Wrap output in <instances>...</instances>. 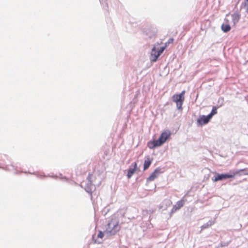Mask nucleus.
I'll return each mask as SVG.
<instances>
[{
    "mask_svg": "<svg viewBox=\"0 0 248 248\" xmlns=\"http://www.w3.org/2000/svg\"><path fill=\"white\" fill-rule=\"evenodd\" d=\"M119 220L113 217L108 221L105 232L110 235H114L121 229Z\"/></svg>",
    "mask_w": 248,
    "mask_h": 248,
    "instance_id": "nucleus-1",
    "label": "nucleus"
},
{
    "mask_svg": "<svg viewBox=\"0 0 248 248\" xmlns=\"http://www.w3.org/2000/svg\"><path fill=\"white\" fill-rule=\"evenodd\" d=\"M95 179V177L93 176V175L91 173H89L88 177L87 178V183L86 184L84 187L85 191L90 194L91 198H92L93 197L92 193L93 191H94L96 189L95 185H93V184Z\"/></svg>",
    "mask_w": 248,
    "mask_h": 248,
    "instance_id": "nucleus-2",
    "label": "nucleus"
},
{
    "mask_svg": "<svg viewBox=\"0 0 248 248\" xmlns=\"http://www.w3.org/2000/svg\"><path fill=\"white\" fill-rule=\"evenodd\" d=\"M185 91H183L179 94H175L172 96V101L176 104L177 108L182 110V105L185 100Z\"/></svg>",
    "mask_w": 248,
    "mask_h": 248,
    "instance_id": "nucleus-3",
    "label": "nucleus"
},
{
    "mask_svg": "<svg viewBox=\"0 0 248 248\" xmlns=\"http://www.w3.org/2000/svg\"><path fill=\"white\" fill-rule=\"evenodd\" d=\"M166 48V46L156 47L154 46L151 50L150 55V61L152 62H155L158 60L159 56L163 53Z\"/></svg>",
    "mask_w": 248,
    "mask_h": 248,
    "instance_id": "nucleus-4",
    "label": "nucleus"
},
{
    "mask_svg": "<svg viewBox=\"0 0 248 248\" xmlns=\"http://www.w3.org/2000/svg\"><path fill=\"white\" fill-rule=\"evenodd\" d=\"M234 174L225 173H216L214 178H212L214 182H217L219 181H223L229 178H233Z\"/></svg>",
    "mask_w": 248,
    "mask_h": 248,
    "instance_id": "nucleus-5",
    "label": "nucleus"
},
{
    "mask_svg": "<svg viewBox=\"0 0 248 248\" xmlns=\"http://www.w3.org/2000/svg\"><path fill=\"white\" fill-rule=\"evenodd\" d=\"M171 134V133L170 131L167 130L163 132L160 134L157 140L161 145L163 144L166 141V140L170 138Z\"/></svg>",
    "mask_w": 248,
    "mask_h": 248,
    "instance_id": "nucleus-6",
    "label": "nucleus"
},
{
    "mask_svg": "<svg viewBox=\"0 0 248 248\" xmlns=\"http://www.w3.org/2000/svg\"><path fill=\"white\" fill-rule=\"evenodd\" d=\"M211 118L209 117V115H201L197 120V125L202 126L207 124L211 120Z\"/></svg>",
    "mask_w": 248,
    "mask_h": 248,
    "instance_id": "nucleus-7",
    "label": "nucleus"
},
{
    "mask_svg": "<svg viewBox=\"0 0 248 248\" xmlns=\"http://www.w3.org/2000/svg\"><path fill=\"white\" fill-rule=\"evenodd\" d=\"M162 169L160 167L156 168L154 171L151 174V175L147 178V182H149L154 181L158 176L162 173Z\"/></svg>",
    "mask_w": 248,
    "mask_h": 248,
    "instance_id": "nucleus-8",
    "label": "nucleus"
},
{
    "mask_svg": "<svg viewBox=\"0 0 248 248\" xmlns=\"http://www.w3.org/2000/svg\"><path fill=\"white\" fill-rule=\"evenodd\" d=\"M131 166H133V168H129L127 170V177L128 179L130 178L134 174L135 171L139 169L138 168L136 162L132 163L131 164Z\"/></svg>",
    "mask_w": 248,
    "mask_h": 248,
    "instance_id": "nucleus-9",
    "label": "nucleus"
},
{
    "mask_svg": "<svg viewBox=\"0 0 248 248\" xmlns=\"http://www.w3.org/2000/svg\"><path fill=\"white\" fill-rule=\"evenodd\" d=\"M184 205V201L183 199H181V200L178 201L176 204L174 205L172 209L171 213H173L176 212L177 210H179L181 207H182Z\"/></svg>",
    "mask_w": 248,
    "mask_h": 248,
    "instance_id": "nucleus-10",
    "label": "nucleus"
},
{
    "mask_svg": "<svg viewBox=\"0 0 248 248\" xmlns=\"http://www.w3.org/2000/svg\"><path fill=\"white\" fill-rule=\"evenodd\" d=\"M148 147L150 149H154L161 146L157 140H150L148 142Z\"/></svg>",
    "mask_w": 248,
    "mask_h": 248,
    "instance_id": "nucleus-11",
    "label": "nucleus"
},
{
    "mask_svg": "<svg viewBox=\"0 0 248 248\" xmlns=\"http://www.w3.org/2000/svg\"><path fill=\"white\" fill-rule=\"evenodd\" d=\"M125 214V211L124 209H120L117 212L118 219L119 221H121V223H124L125 221L123 220V218Z\"/></svg>",
    "mask_w": 248,
    "mask_h": 248,
    "instance_id": "nucleus-12",
    "label": "nucleus"
},
{
    "mask_svg": "<svg viewBox=\"0 0 248 248\" xmlns=\"http://www.w3.org/2000/svg\"><path fill=\"white\" fill-rule=\"evenodd\" d=\"M232 18L233 23L235 24L239 21L240 15L238 13H235L232 15Z\"/></svg>",
    "mask_w": 248,
    "mask_h": 248,
    "instance_id": "nucleus-13",
    "label": "nucleus"
},
{
    "mask_svg": "<svg viewBox=\"0 0 248 248\" xmlns=\"http://www.w3.org/2000/svg\"><path fill=\"white\" fill-rule=\"evenodd\" d=\"M152 159H151L149 157H148L144 162L143 164V170H145L149 168L152 163Z\"/></svg>",
    "mask_w": 248,
    "mask_h": 248,
    "instance_id": "nucleus-14",
    "label": "nucleus"
},
{
    "mask_svg": "<svg viewBox=\"0 0 248 248\" xmlns=\"http://www.w3.org/2000/svg\"><path fill=\"white\" fill-rule=\"evenodd\" d=\"M143 33L147 36V38L151 39L155 36V32L148 31V30H145L143 31Z\"/></svg>",
    "mask_w": 248,
    "mask_h": 248,
    "instance_id": "nucleus-15",
    "label": "nucleus"
},
{
    "mask_svg": "<svg viewBox=\"0 0 248 248\" xmlns=\"http://www.w3.org/2000/svg\"><path fill=\"white\" fill-rule=\"evenodd\" d=\"M233 174H234V175L236 174L248 175V171L245 169L237 170L235 171L234 173H233Z\"/></svg>",
    "mask_w": 248,
    "mask_h": 248,
    "instance_id": "nucleus-16",
    "label": "nucleus"
},
{
    "mask_svg": "<svg viewBox=\"0 0 248 248\" xmlns=\"http://www.w3.org/2000/svg\"><path fill=\"white\" fill-rule=\"evenodd\" d=\"M231 29V26L229 24H223L221 26V30L224 32H228Z\"/></svg>",
    "mask_w": 248,
    "mask_h": 248,
    "instance_id": "nucleus-17",
    "label": "nucleus"
},
{
    "mask_svg": "<svg viewBox=\"0 0 248 248\" xmlns=\"http://www.w3.org/2000/svg\"><path fill=\"white\" fill-rule=\"evenodd\" d=\"M214 223V221H213L211 220H209L207 223L203 224L201 228L202 230L207 229V228H209V227L211 226V225H213Z\"/></svg>",
    "mask_w": 248,
    "mask_h": 248,
    "instance_id": "nucleus-18",
    "label": "nucleus"
},
{
    "mask_svg": "<svg viewBox=\"0 0 248 248\" xmlns=\"http://www.w3.org/2000/svg\"><path fill=\"white\" fill-rule=\"evenodd\" d=\"M30 173L31 174H33L35 175H36L37 177H39V178H42V177H47V176H49V177H56V176H51L50 175H46L44 174V173L43 172L41 173H40L38 172H33L32 173L30 172Z\"/></svg>",
    "mask_w": 248,
    "mask_h": 248,
    "instance_id": "nucleus-19",
    "label": "nucleus"
},
{
    "mask_svg": "<svg viewBox=\"0 0 248 248\" xmlns=\"http://www.w3.org/2000/svg\"><path fill=\"white\" fill-rule=\"evenodd\" d=\"M218 107H217L216 106H214L212 108V110L211 112L208 114L209 117H210L211 119L213 117V116H214L215 114L217 113V108Z\"/></svg>",
    "mask_w": 248,
    "mask_h": 248,
    "instance_id": "nucleus-20",
    "label": "nucleus"
},
{
    "mask_svg": "<svg viewBox=\"0 0 248 248\" xmlns=\"http://www.w3.org/2000/svg\"><path fill=\"white\" fill-rule=\"evenodd\" d=\"M241 8L246 9V11L248 13V0H244V2L242 3Z\"/></svg>",
    "mask_w": 248,
    "mask_h": 248,
    "instance_id": "nucleus-21",
    "label": "nucleus"
},
{
    "mask_svg": "<svg viewBox=\"0 0 248 248\" xmlns=\"http://www.w3.org/2000/svg\"><path fill=\"white\" fill-rule=\"evenodd\" d=\"M223 102H224L223 98V97L219 98V99L218 100V108L222 106L224 104Z\"/></svg>",
    "mask_w": 248,
    "mask_h": 248,
    "instance_id": "nucleus-22",
    "label": "nucleus"
},
{
    "mask_svg": "<svg viewBox=\"0 0 248 248\" xmlns=\"http://www.w3.org/2000/svg\"><path fill=\"white\" fill-rule=\"evenodd\" d=\"M104 236V233L103 232L99 231V232L97 234V238H102Z\"/></svg>",
    "mask_w": 248,
    "mask_h": 248,
    "instance_id": "nucleus-23",
    "label": "nucleus"
},
{
    "mask_svg": "<svg viewBox=\"0 0 248 248\" xmlns=\"http://www.w3.org/2000/svg\"><path fill=\"white\" fill-rule=\"evenodd\" d=\"M230 242H221L220 243L221 247H226L229 244Z\"/></svg>",
    "mask_w": 248,
    "mask_h": 248,
    "instance_id": "nucleus-24",
    "label": "nucleus"
},
{
    "mask_svg": "<svg viewBox=\"0 0 248 248\" xmlns=\"http://www.w3.org/2000/svg\"><path fill=\"white\" fill-rule=\"evenodd\" d=\"M100 0V3L102 4H105V6L108 7V4L107 3V0Z\"/></svg>",
    "mask_w": 248,
    "mask_h": 248,
    "instance_id": "nucleus-25",
    "label": "nucleus"
},
{
    "mask_svg": "<svg viewBox=\"0 0 248 248\" xmlns=\"http://www.w3.org/2000/svg\"><path fill=\"white\" fill-rule=\"evenodd\" d=\"M173 41V38H170L169 40V43H172Z\"/></svg>",
    "mask_w": 248,
    "mask_h": 248,
    "instance_id": "nucleus-26",
    "label": "nucleus"
},
{
    "mask_svg": "<svg viewBox=\"0 0 248 248\" xmlns=\"http://www.w3.org/2000/svg\"><path fill=\"white\" fill-rule=\"evenodd\" d=\"M94 242L95 243H98V244L100 243V242L97 241V240H94Z\"/></svg>",
    "mask_w": 248,
    "mask_h": 248,
    "instance_id": "nucleus-27",
    "label": "nucleus"
},
{
    "mask_svg": "<svg viewBox=\"0 0 248 248\" xmlns=\"http://www.w3.org/2000/svg\"><path fill=\"white\" fill-rule=\"evenodd\" d=\"M61 179H64L65 180V181H67V179L65 177H61Z\"/></svg>",
    "mask_w": 248,
    "mask_h": 248,
    "instance_id": "nucleus-28",
    "label": "nucleus"
},
{
    "mask_svg": "<svg viewBox=\"0 0 248 248\" xmlns=\"http://www.w3.org/2000/svg\"><path fill=\"white\" fill-rule=\"evenodd\" d=\"M93 239H94V235H93Z\"/></svg>",
    "mask_w": 248,
    "mask_h": 248,
    "instance_id": "nucleus-29",
    "label": "nucleus"
}]
</instances>
